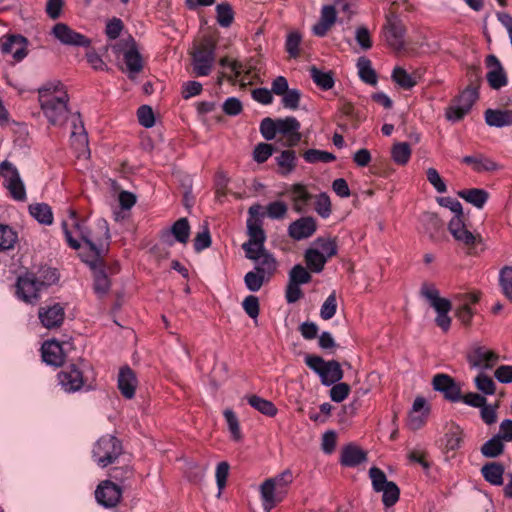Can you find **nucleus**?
Returning a JSON list of instances; mask_svg holds the SVG:
<instances>
[{
  "mask_svg": "<svg viewBox=\"0 0 512 512\" xmlns=\"http://www.w3.org/2000/svg\"><path fill=\"white\" fill-rule=\"evenodd\" d=\"M62 228L67 243L73 249L80 248L79 240H83L99 258L103 253V244L110 238L109 226L105 219H98L96 232L87 230L84 222L78 219L74 210H69V218L62 221Z\"/></svg>",
  "mask_w": 512,
  "mask_h": 512,
  "instance_id": "nucleus-1",
  "label": "nucleus"
},
{
  "mask_svg": "<svg viewBox=\"0 0 512 512\" xmlns=\"http://www.w3.org/2000/svg\"><path fill=\"white\" fill-rule=\"evenodd\" d=\"M41 111L51 125L61 126L69 115V96L60 81L44 84L38 89Z\"/></svg>",
  "mask_w": 512,
  "mask_h": 512,
  "instance_id": "nucleus-2",
  "label": "nucleus"
},
{
  "mask_svg": "<svg viewBox=\"0 0 512 512\" xmlns=\"http://www.w3.org/2000/svg\"><path fill=\"white\" fill-rule=\"evenodd\" d=\"M122 453L123 447L121 441L110 434L100 437L92 448V458L101 468L115 463Z\"/></svg>",
  "mask_w": 512,
  "mask_h": 512,
  "instance_id": "nucleus-3",
  "label": "nucleus"
},
{
  "mask_svg": "<svg viewBox=\"0 0 512 512\" xmlns=\"http://www.w3.org/2000/svg\"><path fill=\"white\" fill-rule=\"evenodd\" d=\"M420 294L429 301L430 305L437 312V316L435 318L437 326L444 332H447L451 325V318L448 315L451 310V302L446 298L440 297L439 290L435 285L430 283L422 284Z\"/></svg>",
  "mask_w": 512,
  "mask_h": 512,
  "instance_id": "nucleus-4",
  "label": "nucleus"
},
{
  "mask_svg": "<svg viewBox=\"0 0 512 512\" xmlns=\"http://www.w3.org/2000/svg\"><path fill=\"white\" fill-rule=\"evenodd\" d=\"M112 53L119 58L123 57L126 68L123 71H127L130 78L140 73L143 69L142 56L139 53L136 43L133 38L121 40L111 46Z\"/></svg>",
  "mask_w": 512,
  "mask_h": 512,
  "instance_id": "nucleus-5",
  "label": "nucleus"
},
{
  "mask_svg": "<svg viewBox=\"0 0 512 512\" xmlns=\"http://www.w3.org/2000/svg\"><path fill=\"white\" fill-rule=\"evenodd\" d=\"M305 363L319 375L321 383L325 386H331L343 378V370L336 360L325 361L320 356L307 355Z\"/></svg>",
  "mask_w": 512,
  "mask_h": 512,
  "instance_id": "nucleus-6",
  "label": "nucleus"
},
{
  "mask_svg": "<svg viewBox=\"0 0 512 512\" xmlns=\"http://www.w3.org/2000/svg\"><path fill=\"white\" fill-rule=\"evenodd\" d=\"M466 360L471 369L485 371L492 369L499 362L500 355L492 349L476 342L468 349Z\"/></svg>",
  "mask_w": 512,
  "mask_h": 512,
  "instance_id": "nucleus-7",
  "label": "nucleus"
},
{
  "mask_svg": "<svg viewBox=\"0 0 512 512\" xmlns=\"http://www.w3.org/2000/svg\"><path fill=\"white\" fill-rule=\"evenodd\" d=\"M0 176L3 177L4 187L16 201L26 200V189L17 168L8 160L0 163Z\"/></svg>",
  "mask_w": 512,
  "mask_h": 512,
  "instance_id": "nucleus-8",
  "label": "nucleus"
},
{
  "mask_svg": "<svg viewBox=\"0 0 512 512\" xmlns=\"http://www.w3.org/2000/svg\"><path fill=\"white\" fill-rule=\"evenodd\" d=\"M215 61V46L210 41L202 42L192 53L193 73L197 77L208 76Z\"/></svg>",
  "mask_w": 512,
  "mask_h": 512,
  "instance_id": "nucleus-9",
  "label": "nucleus"
},
{
  "mask_svg": "<svg viewBox=\"0 0 512 512\" xmlns=\"http://www.w3.org/2000/svg\"><path fill=\"white\" fill-rule=\"evenodd\" d=\"M479 97L478 87L469 85L457 98L454 104L446 109L445 116L449 121L461 120L472 108Z\"/></svg>",
  "mask_w": 512,
  "mask_h": 512,
  "instance_id": "nucleus-10",
  "label": "nucleus"
},
{
  "mask_svg": "<svg viewBox=\"0 0 512 512\" xmlns=\"http://www.w3.org/2000/svg\"><path fill=\"white\" fill-rule=\"evenodd\" d=\"M70 364L62 369L58 374V380L61 387L66 392H76L84 387L87 378L84 376V367L88 368V365L81 363Z\"/></svg>",
  "mask_w": 512,
  "mask_h": 512,
  "instance_id": "nucleus-11",
  "label": "nucleus"
},
{
  "mask_svg": "<svg viewBox=\"0 0 512 512\" xmlns=\"http://www.w3.org/2000/svg\"><path fill=\"white\" fill-rule=\"evenodd\" d=\"M247 229L249 240L242 245V248L248 259H256V252H261L265 249L264 242L266 240V235L262 229L260 221L257 219H248Z\"/></svg>",
  "mask_w": 512,
  "mask_h": 512,
  "instance_id": "nucleus-12",
  "label": "nucleus"
},
{
  "mask_svg": "<svg viewBox=\"0 0 512 512\" xmlns=\"http://www.w3.org/2000/svg\"><path fill=\"white\" fill-rule=\"evenodd\" d=\"M51 34L63 45L85 48L91 45V40L88 37L76 32L65 23L55 24Z\"/></svg>",
  "mask_w": 512,
  "mask_h": 512,
  "instance_id": "nucleus-13",
  "label": "nucleus"
},
{
  "mask_svg": "<svg viewBox=\"0 0 512 512\" xmlns=\"http://www.w3.org/2000/svg\"><path fill=\"white\" fill-rule=\"evenodd\" d=\"M97 502L105 508H113L122 498V489L110 480L102 481L95 490Z\"/></svg>",
  "mask_w": 512,
  "mask_h": 512,
  "instance_id": "nucleus-14",
  "label": "nucleus"
},
{
  "mask_svg": "<svg viewBox=\"0 0 512 512\" xmlns=\"http://www.w3.org/2000/svg\"><path fill=\"white\" fill-rule=\"evenodd\" d=\"M44 285V282L37 280L33 274H26L18 278L17 295L23 301L33 303L38 300L39 292Z\"/></svg>",
  "mask_w": 512,
  "mask_h": 512,
  "instance_id": "nucleus-15",
  "label": "nucleus"
},
{
  "mask_svg": "<svg viewBox=\"0 0 512 512\" xmlns=\"http://www.w3.org/2000/svg\"><path fill=\"white\" fill-rule=\"evenodd\" d=\"M488 72L486 79L492 89L499 90L508 83L507 74L495 55H488L485 60Z\"/></svg>",
  "mask_w": 512,
  "mask_h": 512,
  "instance_id": "nucleus-16",
  "label": "nucleus"
},
{
  "mask_svg": "<svg viewBox=\"0 0 512 512\" xmlns=\"http://www.w3.org/2000/svg\"><path fill=\"white\" fill-rule=\"evenodd\" d=\"M434 390L443 393L444 397L451 402L461 400V388L455 380L447 374H436L432 380Z\"/></svg>",
  "mask_w": 512,
  "mask_h": 512,
  "instance_id": "nucleus-17",
  "label": "nucleus"
},
{
  "mask_svg": "<svg viewBox=\"0 0 512 512\" xmlns=\"http://www.w3.org/2000/svg\"><path fill=\"white\" fill-rule=\"evenodd\" d=\"M448 229L457 242L469 249H471L477 242V236L466 228L463 215L453 216L449 222Z\"/></svg>",
  "mask_w": 512,
  "mask_h": 512,
  "instance_id": "nucleus-18",
  "label": "nucleus"
},
{
  "mask_svg": "<svg viewBox=\"0 0 512 512\" xmlns=\"http://www.w3.org/2000/svg\"><path fill=\"white\" fill-rule=\"evenodd\" d=\"M300 122L293 116L277 119L278 134L287 138V146H296L301 140Z\"/></svg>",
  "mask_w": 512,
  "mask_h": 512,
  "instance_id": "nucleus-19",
  "label": "nucleus"
},
{
  "mask_svg": "<svg viewBox=\"0 0 512 512\" xmlns=\"http://www.w3.org/2000/svg\"><path fill=\"white\" fill-rule=\"evenodd\" d=\"M1 51L11 54L16 61H21L27 55V40L21 35L5 37L1 40Z\"/></svg>",
  "mask_w": 512,
  "mask_h": 512,
  "instance_id": "nucleus-20",
  "label": "nucleus"
},
{
  "mask_svg": "<svg viewBox=\"0 0 512 512\" xmlns=\"http://www.w3.org/2000/svg\"><path fill=\"white\" fill-rule=\"evenodd\" d=\"M317 229V224L312 217H302L292 222L288 227V234L294 240H303L311 237Z\"/></svg>",
  "mask_w": 512,
  "mask_h": 512,
  "instance_id": "nucleus-21",
  "label": "nucleus"
},
{
  "mask_svg": "<svg viewBox=\"0 0 512 512\" xmlns=\"http://www.w3.org/2000/svg\"><path fill=\"white\" fill-rule=\"evenodd\" d=\"M138 385L135 372L129 367L120 368L117 380V386L120 393L127 399H132Z\"/></svg>",
  "mask_w": 512,
  "mask_h": 512,
  "instance_id": "nucleus-22",
  "label": "nucleus"
},
{
  "mask_svg": "<svg viewBox=\"0 0 512 512\" xmlns=\"http://www.w3.org/2000/svg\"><path fill=\"white\" fill-rule=\"evenodd\" d=\"M384 37L391 48L400 50L404 45V28L401 22L394 18H387Z\"/></svg>",
  "mask_w": 512,
  "mask_h": 512,
  "instance_id": "nucleus-23",
  "label": "nucleus"
},
{
  "mask_svg": "<svg viewBox=\"0 0 512 512\" xmlns=\"http://www.w3.org/2000/svg\"><path fill=\"white\" fill-rule=\"evenodd\" d=\"M71 143L79 155L88 152V135L79 115L72 117Z\"/></svg>",
  "mask_w": 512,
  "mask_h": 512,
  "instance_id": "nucleus-24",
  "label": "nucleus"
},
{
  "mask_svg": "<svg viewBox=\"0 0 512 512\" xmlns=\"http://www.w3.org/2000/svg\"><path fill=\"white\" fill-rule=\"evenodd\" d=\"M260 496L262 507L265 512H270L278 503L282 502L286 497L283 493L278 492L272 483L266 480L260 485Z\"/></svg>",
  "mask_w": 512,
  "mask_h": 512,
  "instance_id": "nucleus-25",
  "label": "nucleus"
},
{
  "mask_svg": "<svg viewBox=\"0 0 512 512\" xmlns=\"http://www.w3.org/2000/svg\"><path fill=\"white\" fill-rule=\"evenodd\" d=\"M64 315V309L60 304H54L39 310V319L43 326L48 329L60 326L64 320Z\"/></svg>",
  "mask_w": 512,
  "mask_h": 512,
  "instance_id": "nucleus-26",
  "label": "nucleus"
},
{
  "mask_svg": "<svg viewBox=\"0 0 512 512\" xmlns=\"http://www.w3.org/2000/svg\"><path fill=\"white\" fill-rule=\"evenodd\" d=\"M336 19L337 12L335 7L332 5L323 6L321 9L320 20L312 28L313 33L319 37L325 36L336 22Z\"/></svg>",
  "mask_w": 512,
  "mask_h": 512,
  "instance_id": "nucleus-27",
  "label": "nucleus"
},
{
  "mask_svg": "<svg viewBox=\"0 0 512 512\" xmlns=\"http://www.w3.org/2000/svg\"><path fill=\"white\" fill-rule=\"evenodd\" d=\"M256 255V259H251L256 263L254 270L270 280L277 269L276 259L266 249H263L261 252H256Z\"/></svg>",
  "mask_w": 512,
  "mask_h": 512,
  "instance_id": "nucleus-28",
  "label": "nucleus"
},
{
  "mask_svg": "<svg viewBox=\"0 0 512 512\" xmlns=\"http://www.w3.org/2000/svg\"><path fill=\"white\" fill-rule=\"evenodd\" d=\"M485 122L490 127L502 128L512 126V109H487Z\"/></svg>",
  "mask_w": 512,
  "mask_h": 512,
  "instance_id": "nucleus-29",
  "label": "nucleus"
},
{
  "mask_svg": "<svg viewBox=\"0 0 512 512\" xmlns=\"http://www.w3.org/2000/svg\"><path fill=\"white\" fill-rule=\"evenodd\" d=\"M43 361L52 366H61L64 362L62 346L57 341H46L42 345Z\"/></svg>",
  "mask_w": 512,
  "mask_h": 512,
  "instance_id": "nucleus-30",
  "label": "nucleus"
},
{
  "mask_svg": "<svg viewBox=\"0 0 512 512\" xmlns=\"http://www.w3.org/2000/svg\"><path fill=\"white\" fill-rule=\"evenodd\" d=\"M366 453L357 446L347 445L341 450L340 463L346 467H355L366 461Z\"/></svg>",
  "mask_w": 512,
  "mask_h": 512,
  "instance_id": "nucleus-31",
  "label": "nucleus"
},
{
  "mask_svg": "<svg viewBox=\"0 0 512 512\" xmlns=\"http://www.w3.org/2000/svg\"><path fill=\"white\" fill-rule=\"evenodd\" d=\"M457 195L477 209H482L489 198L488 192L479 188L463 189Z\"/></svg>",
  "mask_w": 512,
  "mask_h": 512,
  "instance_id": "nucleus-32",
  "label": "nucleus"
},
{
  "mask_svg": "<svg viewBox=\"0 0 512 512\" xmlns=\"http://www.w3.org/2000/svg\"><path fill=\"white\" fill-rule=\"evenodd\" d=\"M291 195L294 210L298 213L305 212L312 198L307 188L302 184H294L291 188Z\"/></svg>",
  "mask_w": 512,
  "mask_h": 512,
  "instance_id": "nucleus-33",
  "label": "nucleus"
},
{
  "mask_svg": "<svg viewBox=\"0 0 512 512\" xmlns=\"http://www.w3.org/2000/svg\"><path fill=\"white\" fill-rule=\"evenodd\" d=\"M504 471V466L498 462L487 463L481 469L484 479L495 486L503 484Z\"/></svg>",
  "mask_w": 512,
  "mask_h": 512,
  "instance_id": "nucleus-34",
  "label": "nucleus"
},
{
  "mask_svg": "<svg viewBox=\"0 0 512 512\" xmlns=\"http://www.w3.org/2000/svg\"><path fill=\"white\" fill-rule=\"evenodd\" d=\"M464 432L459 425L451 424L445 433V449L447 451H455L461 447Z\"/></svg>",
  "mask_w": 512,
  "mask_h": 512,
  "instance_id": "nucleus-35",
  "label": "nucleus"
},
{
  "mask_svg": "<svg viewBox=\"0 0 512 512\" xmlns=\"http://www.w3.org/2000/svg\"><path fill=\"white\" fill-rule=\"evenodd\" d=\"M357 69L360 79L372 86L377 84V74L372 67L370 59L365 56H361L357 60Z\"/></svg>",
  "mask_w": 512,
  "mask_h": 512,
  "instance_id": "nucleus-36",
  "label": "nucleus"
},
{
  "mask_svg": "<svg viewBox=\"0 0 512 512\" xmlns=\"http://www.w3.org/2000/svg\"><path fill=\"white\" fill-rule=\"evenodd\" d=\"M304 258L307 269L315 273H320L327 262L324 253H320L319 249L316 248L307 249Z\"/></svg>",
  "mask_w": 512,
  "mask_h": 512,
  "instance_id": "nucleus-37",
  "label": "nucleus"
},
{
  "mask_svg": "<svg viewBox=\"0 0 512 512\" xmlns=\"http://www.w3.org/2000/svg\"><path fill=\"white\" fill-rule=\"evenodd\" d=\"M172 234L176 241L182 244H186L188 242L190 236V225L186 218L178 219L171 227L170 232H167L163 235L164 237H169Z\"/></svg>",
  "mask_w": 512,
  "mask_h": 512,
  "instance_id": "nucleus-38",
  "label": "nucleus"
},
{
  "mask_svg": "<svg viewBox=\"0 0 512 512\" xmlns=\"http://www.w3.org/2000/svg\"><path fill=\"white\" fill-rule=\"evenodd\" d=\"M247 401L251 407L265 416L274 417L278 412L276 406L271 401L257 395L248 396Z\"/></svg>",
  "mask_w": 512,
  "mask_h": 512,
  "instance_id": "nucleus-39",
  "label": "nucleus"
},
{
  "mask_svg": "<svg viewBox=\"0 0 512 512\" xmlns=\"http://www.w3.org/2000/svg\"><path fill=\"white\" fill-rule=\"evenodd\" d=\"M462 161L465 164L471 165L476 172L494 171L497 169V164L484 156H465Z\"/></svg>",
  "mask_w": 512,
  "mask_h": 512,
  "instance_id": "nucleus-40",
  "label": "nucleus"
},
{
  "mask_svg": "<svg viewBox=\"0 0 512 512\" xmlns=\"http://www.w3.org/2000/svg\"><path fill=\"white\" fill-rule=\"evenodd\" d=\"M478 301V295L477 294H467L464 296L463 302L458 307L456 311L457 318L463 323V324H469L471 321V318L473 316V311L470 307L471 304H474Z\"/></svg>",
  "mask_w": 512,
  "mask_h": 512,
  "instance_id": "nucleus-41",
  "label": "nucleus"
},
{
  "mask_svg": "<svg viewBox=\"0 0 512 512\" xmlns=\"http://www.w3.org/2000/svg\"><path fill=\"white\" fill-rule=\"evenodd\" d=\"M266 481L272 483V485L276 487V490H279L278 492L286 496L293 482V474L290 469H286L280 474L266 479Z\"/></svg>",
  "mask_w": 512,
  "mask_h": 512,
  "instance_id": "nucleus-42",
  "label": "nucleus"
},
{
  "mask_svg": "<svg viewBox=\"0 0 512 512\" xmlns=\"http://www.w3.org/2000/svg\"><path fill=\"white\" fill-rule=\"evenodd\" d=\"M30 214L41 224L50 225L53 222L51 208L45 203L30 205Z\"/></svg>",
  "mask_w": 512,
  "mask_h": 512,
  "instance_id": "nucleus-43",
  "label": "nucleus"
},
{
  "mask_svg": "<svg viewBox=\"0 0 512 512\" xmlns=\"http://www.w3.org/2000/svg\"><path fill=\"white\" fill-rule=\"evenodd\" d=\"M275 160L280 168V173L282 175L290 174L296 166V154L293 150L282 151L281 154L275 158Z\"/></svg>",
  "mask_w": 512,
  "mask_h": 512,
  "instance_id": "nucleus-44",
  "label": "nucleus"
},
{
  "mask_svg": "<svg viewBox=\"0 0 512 512\" xmlns=\"http://www.w3.org/2000/svg\"><path fill=\"white\" fill-rule=\"evenodd\" d=\"M216 20L223 28L231 26L234 21V11L229 3L223 2L216 6Z\"/></svg>",
  "mask_w": 512,
  "mask_h": 512,
  "instance_id": "nucleus-45",
  "label": "nucleus"
},
{
  "mask_svg": "<svg viewBox=\"0 0 512 512\" xmlns=\"http://www.w3.org/2000/svg\"><path fill=\"white\" fill-rule=\"evenodd\" d=\"M17 240L18 235L10 226L0 224V251L13 249Z\"/></svg>",
  "mask_w": 512,
  "mask_h": 512,
  "instance_id": "nucleus-46",
  "label": "nucleus"
},
{
  "mask_svg": "<svg viewBox=\"0 0 512 512\" xmlns=\"http://www.w3.org/2000/svg\"><path fill=\"white\" fill-rule=\"evenodd\" d=\"M504 451V444L498 437L493 436L481 446V453L486 458H496Z\"/></svg>",
  "mask_w": 512,
  "mask_h": 512,
  "instance_id": "nucleus-47",
  "label": "nucleus"
},
{
  "mask_svg": "<svg viewBox=\"0 0 512 512\" xmlns=\"http://www.w3.org/2000/svg\"><path fill=\"white\" fill-rule=\"evenodd\" d=\"M310 76L314 83L323 90H329L334 86V79L331 72H323L313 66L310 69Z\"/></svg>",
  "mask_w": 512,
  "mask_h": 512,
  "instance_id": "nucleus-48",
  "label": "nucleus"
},
{
  "mask_svg": "<svg viewBox=\"0 0 512 512\" xmlns=\"http://www.w3.org/2000/svg\"><path fill=\"white\" fill-rule=\"evenodd\" d=\"M391 156L395 163L405 165L411 157V148L407 142H400L393 145Z\"/></svg>",
  "mask_w": 512,
  "mask_h": 512,
  "instance_id": "nucleus-49",
  "label": "nucleus"
},
{
  "mask_svg": "<svg viewBox=\"0 0 512 512\" xmlns=\"http://www.w3.org/2000/svg\"><path fill=\"white\" fill-rule=\"evenodd\" d=\"M303 158L308 163H329L333 162L336 159V156L330 152L318 150V149H309L304 152Z\"/></svg>",
  "mask_w": 512,
  "mask_h": 512,
  "instance_id": "nucleus-50",
  "label": "nucleus"
},
{
  "mask_svg": "<svg viewBox=\"0 0 512 512\" xmlns=\"http://www.w3.org/2000/svg\"><path fill=\"white\" fill-rule=\"evenodd\" d=\"M268 281V278L255 270L247 272L244 276V283L251 292L259 291L263 284Z\"/></svg>",
  "mask_w": 512,
  "mask_h": 512,
  "instance_id": "nucleus-51",
  "label": "nucleus"
},
{
  "mask_svg": "<svg viewBox=\"0 0 512 512\" xmlns=\"http://www.w3.org/2000/svg\"><path fill=\"white\" fill-rule=\"evenodd\" d=\"M393 81L403 89H411L416 85V81L407 71L401 67H395L391 75Z\"/></svg>",
  "mask_w": 512,
  "mask_h": 512,
  "instance_id": "nucleus-52",
  "label": "nucleus"
},
{
  "mask_svg": "<svg viewBox=\"0 0 512 512\" xmlns=\"http://www.w3.org/2000/svg\"><path fill=\"white\" fill-rule=\"evenodd\" d=\"M110 289V280L108 276L101 269H94V291L95 293L102 297Z\"/></svg>",
  "mask_w": 512,
  "mask_h": 512,
  "instance_id": "nucleus-53",
  "label": "nucleus"
},
{
  "mask_svg": "<svg viewBox=\"0 0 512 512\" xmlns=\"http://www.w3.org/2000/svg\"><path fill=\"white\" fill-rule=\"evenodd\" d=\"M224 418L227 422L228 429L231 433L232 438L235 441H239L242 438L239 420L232 409H225L223 412Z\"/></svg>",
  "mask_w": 512,
  "mask_h": 512,
  "instance_id": "nucleus-54",
  "label": "nucleus"
},
{
  "mask_svg": "<svg viewBox=\"0 0 512 512\" xmlns=\"http://www.w3.org/2000/svg\"><path fill=\"white\" fill-rule=\"evenodd\" d=\"M380 492L383 493L382 501L386 507L395 505L399 500L400 490L396 483L392 481L389 482V484H386Z\"/></svg>",
  "mask_w": 512,
  "mask_h": 512,
  "instance_id": "nucleus-55",
  "label": "nucleus"
},
{
  "mask_svg": "<svg viewBox=\"0 0 512 512\" xmlns=\"http://www.w3.org/2000/svg\"><path fill=\"white\" fill-rule=\"evenodd\" d=\"M312 276L309 273V271L303 267L300 264H297L292 267V269L289 272V282L295 283V284H307L311 281Z\"/></svg>",
  "mask_w": 512,
  "mask_h": 512,
  "instance_id": "nucleus-56",
  "label": "nucleus"
},
{
  "mask_svg": "<svg viewBox=\"0 0 512 512\" xmlns=\"http://www.w3.org/2000/svg\"><path fill=\"white\" fill-rule=\"evenodd\" d=\"M499 282L504 295L512 301V266H505L500 270Z\"/></svg>",
  "mask_w": 512,
  "mask_h": 512,
  "instance_id": "nucleus-57",
  "label": "nucleus"
},
{
  "mask_svg": "<svg viewBox=\"0 0 512 512\" xmlns=\"http://www.w3.org/2000/svg\"><path fill=\"white\" fill-rule=\"evenodd\" d=\"M355 41L363 51L370 50L373 46V40L369 29L364 26H358L355 30Z\"/></svg>",
  "mask_w": 512,
  "mask_h": 512,
  "instance_id": "nucleus-58",
  "label": "nucleus"
},
{
  "mask_svg": "<svg viewBox=\"0 0 512 512\" xmlns=\"http://www.w3.org/2000/svg\"><path fill=\"white\" fill-rule=\"evenodd\" d=\"M474 383L476 388L486 395H492L495 393L496 385L493 379L483 372L479 373L475 377Z\"/></svg>",
  "mask_w": 512,
  "mask_h": 512,
  "instance_id": "nucleus-59",
  "label": "nucleus"
},
{
  "mask_svg": "<svg viewBox=\"0 0 512 512\" xmlns=\"http://www.w3.org/2000/svg\"><path fill=\"white\" fill-rule=\"evenodd\" d=\"M337 311L336 293L333 291L324 301L320 309V317L323 320H329L334 317Z\"/></svg>",
  "mask_w": 512,
  "mask_h": 512,
  "instance_id": "nucleus-60",
  "label": "nucleus"
},
{
  "mask_svg": "<svg viewBox=\"0 0 512 512\" xmlns=\"http://www.w3.org/2000/svg\"><path fill=\"white\" fill-rule=\"evenodd\" d=\"M301 92L298 89H289L282 95V105L289 110H296L299 107Z\"/></svg>",
  "mask_w": 512,
  "mask_h": 512,
  "instance_id": "nucleus-61",
  "label": "nucleus"
},
{
  "mask_svg": "<svg viewBox=\"0 0 512 512\" xmlns=\"http://www.w3.org/2000/svg\"><path fill=\"white\" fill-rule=\"evenodd\" d=\"M260 132L264 139L268 141L273 140L276 134H278L277 119L264 118L260 124Z\"/></svg>",
  "mask_w": 512,
  "mask_h": 512,
  "instance_id": "nucleus-62",
  "label": "nucleus"
},
{
  "mask_svg": "<svg viewBox=\"0 0 512 512\" xmlns=\"http://www.w3.org/2000/svg\"><path fill=\"white\" fill-rule=\"evenodd\" d=\"M369 476H370V479L372 482L373 489L376 492H380L381 489H383V487L386 484H389V482H390L387 480L385 473L377 467L370 468Z\"/></svg>",
  "mask_w": 512,
  "mask_h": 512,
  "instance_id": "nucleus-63",
  "label": "nucleus"
},
{
  "mask_svg": "<svg viewBox=\"0 0 512 512\" xmlns=\"http://www.w3.org/2000/svg\"><path fill=\"white\" fill-rule=\"evenodd\" d=\"M427 180L434 187L438 193H445L447 186L441 178L439 172L435 168H428L426 170Z\"/></svg>",
  "mask_w": 512,
  "mask_h": 512,
  "instance_id": "nucleus-64",
  "label": "nucleus"
}]
</instances>
